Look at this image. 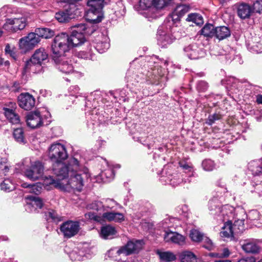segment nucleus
Wrapping results in <instances>:
<instances>
[{
  "instance_id": "27",
  "label": "nucleus",
  "mask_w": 262,
  "mask_h": 262,
  "mask_svg": "<svg viewBox=\"0 0 262 262\" xmlns=\"http://www.w3.org/2000/svg\"><path fill=\"white\" fill-rule=\"evenodd\" d=\"M235 232L232 228V222H226L220 232L221 236L226 238H232Z\"/></svg>"
},
{
  "instance_id": "13",
  "label": "nucleus",
  "mask_w": 262,
  "mask_h": 262,
  "mask_svg": "<svg viewBox=\"0 0 262 262\" xmlns=\"http://www.w3.org/2000/svg\"><path fill=\"white\" fill-rule=\"evenodd\" d=\"M185 55L190 59H197L205 56V52L196 43L189 45L183 48Z\"/></svg>"
},
{
  "instance_id": "18",
  "label": "nucleus",
  "mask_w": 262,
  "mask_h": 262,
  "mask_svg": "<svg viewBox=\"0 0 262 262\" xmlns=\"http://www.w3.org/2000/svg\"><path fill=\"white\" fill-rule=\"evenodd\" d=\"M259 242V240L253 238L245 240L241 245L242 248L247 253H258L260 250Z\"/></svg>"
},
{
  "instance_id": "56",
  "label": "nucleus",
  "mask_w": 262,
  "mask_h": 262,
  "mask_svg": "<svg viewBox=\"0 0 262 262\" xmlns=\"http://www.w3.org/2000/svg\"><path fill=\"white\" fill-rule=\"evenodd\" d=\"M41 190V187L40 186L37 184H33L31 186L30 192L37 194L40 193Z\"/></svg>"
},
{
  "instance_id": "53",
  "label": "nucleus",
  "mask_w": 262,
  "mask_h": 262,
  "mask_svg": "<svg viewBox=\"0 0 262 262\" xmlns=\"http://www.w3.org/2000/svg\"><path fill=\"white\" fill-rule=\"evenodd\" d=\"M14 48L10 47L9 44H7L5 47V52L7 54H9L14 59L16 58V54L14 51Z\"/></svg>"
},
{
  "instance_id": "49",
  "label": "nucleus",
  "mask_w": 262,
  "mask_h": 262,
  "mask_svg": "<svg viewBox=\"0 0 262 262\" xmlns=\"http://www.w3.org/2000/svg\"><path fill=\"white\" fill-rule=\"evenodd\" d=\"M202 241L204 243L203 247L209 250H211L213 249L214 245L211 239H210L208 237L205 236L204 237Z\"/></svg>"
},
{
  "instance_id": "21",
  "label": "nucleus",
  "mask_w": 262,
  "mask_h": 262,
  "mask_svg": "<svg viewBox=\"0 0 262 262\" xmlns=\"http://www.w3.org/2000/svg\"><path fill=\"white\" fill-rule=\"evenodd\" d=\"M180 175L178 173L172 174L169 173L167 176L163 175L160 179L162 183L165 184H169L172 186H176L180 184L183 180L180 178Z\"/></svg>"
},
{
  "instance_id": "58",
  "label": "nucleus",
  "mask_w": 262,
  "mask_h": 262,
  "mask_svg": "<svg viewBox=\"0 0 262 262\" xmlns=\"http://www.w3.org/2000/svg\"><path fill=\"white\" fill-rule=\"evenodd\" d=\"M237 262H255V259L253 256H248L240 259Z\"/></svg>"
},
{
  "instance_id": "3",
  "label": "nucleus",
  "mask_w": 262,
  "mask_h": 262,
  "mask_svg": "<svg viewBox=\"0 0 262 262\" xmlns=\"http://www.w3.org/2000/svg\"><path fill=\"white\" fill-rule=\"evenodd\" d=\"M142 241L136 240L129 241L127 244L121 246L119 249H111L108 254L113 260L119 262H137L136 258H128L127 256L132 254L137 253L142 248Z\"/></svg>"
},
{
  "instance_id": "37",
  "label": "nucleus",
  "mask_w": 262,
  "mask_h": 262,
  "mask_svg": "<svg viewBox=\"0 0 262 262\" xmlns=\"http://www.w3.org/2000/svg\"><path fill=\"white\" fill-rule=\"evenodd\" d=\"M201 34L204 36L212 37L214 36L215 28L211 24H206L201 30Z\"/></svg>"
},
{
  "instance_id": "35",
  "label": "nucleus",
  "mask_w": 262,
  "mask_h": 262,
  "mask_svg": "<svg viewBox=\"0 0 262 262\" xmlns=\"http://www.w3.org/2000/svg\"><path fill=\"white\" fill-rule=\"evenodd\" d=\"M13 137L15 141L20 144H25L27 143L23 129L21 128H16L14 130Z\"/></svg>"
},
{
  "instance_id": "26",
  "label": "nucleus",
  "mask_w": 262,
  "mask_h": 262,
  "mask_svg": "<svg viewBox=\"0 0 262 262\" xmlns=\"http://www.w3.org/2000/svg\"><path fill=\"white\" fill-rule=\"evenodd\" d=\"M252 12L251 7L248 4H241L237 9V14L242 19L249 18Z\"/></svg>"
},
{
  "instance_id": "45",
  "label": "nucleus",
  "mask_w": 262,
  "mask_h": 262,
  "mask_svg": "<svg viewBox=\"0 0 262 262\" xmlns=\"http://www.w3.org/2000/svg\"><path fill=\"white\" fill-rule=\"evenodd\" d=\"M179 164L180 167L182 168L185 172L190 173V176L193 175V168L192 164L186 163L183 161H180Z\"/></svg>"
},
{
  "instance_id": "41",
  "label": "nucleus",
  "mask_w": 262,
  "mask_h": 262,
  "mask_svg": "<svg viewBox=\"0 0 262 262\" xmlns=\"http://www.w3.org/2000/svg\"><path fill=\"white\" fill-rule=\"evenodd\" d=\"M0 187L2 190L9 192L15 189V185L10 179H6L1 183Z\"/></svg>"
},
{
  "instance_id": "51",
  "label": "nucleus",
  "mask_w": 262,
  "mask_h": 262,
  "mask_svg": "<svg viewBox=\"0 0 262 262\" xmlns=\"http://www.w3.org/2000/svg\"><path fill=\"white\" fill-rule=\"evenodd\" d=\"M101 176H105L108 180H112L114 177V172L112 169H106L101 173Z\"/></svg>"
},
{
  "instance_id": "34",
  "label": "nucleus",
  "mask_w": 262,
  "mask_h": 262,
  "mask_svg": "<svg viewBox=\"0 0 262 262\" xmlns=\"http://www.w3.org/2000/svg\"><path fill=\"white\" fill-rule=\"evenodd\" d=\"M161 260L165 262H170L176 259V255L170 251L162 252L159 250L157 252Z\"/></svg>"
},
{
  "instance_id": "1",
  "label": "nucleus",
  "mask_w": 262,
  "mask_h": 262,
  "mask_svg": "<svg viewBox=\"0 0 262 262\" xmlns=\"http://www.w3.org/2000/svg\"><path fill=\"white\" fill-rule=\"evenodd\" d=\"M48 157L53 163V171L55 174L64 178L71 171L75 173H82L85 167H82L78 160L73 158L65 164L63 161L68 158L65 146L60 143L52 144L49 148Z\"/></svg>"
},
{
  "instance_id": "50",
  "label": "nucleus",
  "mask_w": 262,
  "mask_h": 262,
  "mask_svg": "<svg viewBox=\"0 0 262 262\" xmlns=\"http://www.w3.org/2000/svg\"><path fill=\"white\" fill-rule=\"evenodd\" d=\"M251 49L253 52L256 53L262 52V39L253 45Z\"/></svg>"
},
{
  "instance_id": "63",
  "label": "nucleus",
  "mask_w": 262,
  "mask_h": 262,
  "mask_svg": "<svg viewBox=\"0 0 262 262\" xmlns=\"http://www.w3.org/2000/svg\"><path fill=\"white\" fill-rule=\"evenodd\" d=\"M256 102L258 104H262V95H258L256 96Z\"/></svg>"
},
{
  "instance_id": "6",
  "label": "nucleus",
  "mask_w": 262,
  "mask_h": 262,
  "mask_svg": "<svg viewBox=\"0 0 262 262\" xmlns=\"http://www.w3.org/2000/svg\"><path fill=\"white\" fill-rule=\"evenodd\" d=\"M104 0H88L87 10L88 19L95 24L102 20L101 12L104 5Z\"/></svg>"
},
{
  "instance_id": "55",
  "label": "nucleus",
  "mask_w": 262,
  "mask_h": 262,
  "mask_svg": "<svg viewBox=\"0 0 262 262\" xmlns=\"http://www.w3.org/2000/svg\"><path fill=\"white\" fill-rule=\"evenodd\" d=\"M208 88V84L206 82L201 81L197 84V89L199 91L204 92Z\"/></svg>"
},
{
  "instance_id": "7",
  "label": "nucleus",
  "mask_w": 262,
  "mask_h": 262,
  "mask_svg": "<svg viewBox=\"0 0 262 262\" xmlns=\"http://www.w3.org/2000/svg\"><path fill=\"white\" fill-rule=\"evenodd\" d=\"M86 29V26L83 24H78L72 28L71 35L70 36L68 35L71 48L77 47L84 42L85 37L83 34Z\"/></svg>"
},
{
  "instance_id": "31",
  "label": "nucleus",
  "mask_w": 262,
  "mask_h": 262,
  "mask_svg": "<svg viewBox=\"0 0 262 262\" xmlns=\"http://www.w3.org/2000/svg\"><path fill=\"white\" fill-rule=\"evenodd\" d=\"M237 214L235 216L234 219H232V228L233 229L235 234H238L242 232L245 230L244 219H239L236 217Z\"/></svg>"
},
{
  "instance_id": "8",
  "label": "nucleus",
  "mask_w": 262,
  "mask_h": 262,
  "mask_svg": "<svg viewBox=\"0 0 262 262\" xmlns=\"http://www.w3.org/2000/svg\"><path fill=\"white\" fill-rule=\"evenodd\" d=\"M48 55L44 48H39L36 50L30 59L26 62L25 70L33 71V68L34 66H40L43 61L48 59Z\"/></svg>"
},
{
  "instance_id": "28",
  "label": "nucleus",
  "mask_w": 262,
  "mask_h": 262,
  "mask_svg": "<svg viewBox=\"0 0 262 262\" xmlns=\"http://www.w3.org/2000/svg\"><path fill=\"white\" fill-rule=\"evenodd\" d=\"M179 258L181 262H196V257L190 251H184L179 253Z\"/></svg>"
},
{
  "instance_id": "36",
  "label": "nucleus",
  "mask_w": 262,
  "mask_h": 262,
  "mask_svg": "<svg viewBox=\"0 0 262 262\" xmlns=\"http://www.w3.org/2000/svg\"><path fill=\"white\" fill-rule=\"evenodd\" d=\"M92 47L85 50L80 51L78 53V56L85 59H90L94 60L96 59L95 54L94 53Z\"/></svg>"
},
{
  "instance_id": "43",
  "label": "nucleus",
  "mask_w": 262,
  "mask_h": 262,
  "mask_svg": "<svg viewBox=\"0 0 262 262\" xmlns=\"http://www.w3.org/2000/svg\"><path fill=\"white\" fill-rule=\"evenodd\" d=\"M84 253L78 249L74 250L69 254V257L73 261H80L83 260Z\"/></svg>"
},
{
  "instance_id": "48",
  "label": "nucleus",
  "mask_w": 262,
  "mask_h": 262,
  "mask_svg": "<svg viewBox=\"0 0 262 262\" xmlns=\"http://www.w3.org/2000/svg\"><path fill=\"white\" fill-rule=\"evenodd\" d=\"M221 115L217 113H215L213 115H210L209 116L206 123L207 124L211 125L213 123H214L215 121L221 119Z\"/></svg>"
},
{
  "instance_id": "46",
  "label": "nucleus",
  "mask_w": 262,
  "mask_h": 262,
  "mask_svg": "<svg viewBox=\"0 0 262 262\" xmlns=\"http://www.w3.org/2000/svg\"><path fill=\"white\" fill-rule=\"evenodd\" d=\"M202 165L206 171H212L215 167L214 162L210 159H205L203 161Z\"/></svg>"
},
{
  "instance_id": "5",
  "label": "nucleus",
  "mask_w": 262,
  "mask_h": 262,
  "mask_svg": "<svg viewBox=\"0 0 262 262\" xmlns=\"http://www.w3.org/2000/svg\"><path fill=\"white\" fill-rule=\"evenodd\" d=\"M71 48V44L69 42L68 35L62 33L56 35L52 44L53 59L63 57L65 53L68 52Z\"/></svg>"
},
{
  "instance_id": "52",
  "label": "nucleus",
  "mask_w": 262,
  "mask_h": 262,
  "mask_svg": "<svg viewBox=\"0 0 262 262\" xmlns=\"http://www.w3.org/2000/svg\"><path fill=\"white\" fill-rule=\"evenodd\" d=\"M8 165L2 162H0V176L6 175L9 171Z\"/></svg>"
},
{
  "instance_id": "60",
  "label": "nucleus",
  "mask_w": 262,
  "mask_h": 262,
  "mask_svg": "<svg viewBox=\"0 0 262 262\" xmlns=\"http://www.w3.org/2000/svg\"><path fill=\"white\" fill-rule=\"evenodd\" d=\"M254 191L258 193L259 196L262 195V184H257L254 189Z\"/></svg>"
},
{
  "instance_id": "64",
  "label": "nucleus",
  "mask_w": 262,
  "mask_h": 262,
  "mask_svg": "<svg viewBox=\"0 0 262 262\" xmlns=\"http://www.w3.org/2000/svg\"><path fill=\"white\" fill-rule=\"evenodd\" d=\"M171 220H173V219H166L164 221V223L167 224V227H169L171 225H169V222H171Z\"/></svg>"
},
{
  "instance_id": "9",
  "label": "nucleus",
  "mask_w": 262,
  "mask_h": 262,
  "mask_svg": "<svg viewBox=\"0 0 262 262\" xmlns=\"http://www.w3.org/2000/svg\"><path fill=\"white\" fill-rule=\"evenodd\" d=\"M27 25V18L24 16L7 19L4 28L10 32H16L23 30Z\"/></svg>"
},
{
  "instance_id": "14",
  "label": "nucleus",
  "mask_w": 262,
  "mask_h": 262,
  "mask_svg": "<svg viewBox=\"0 0 262 262\" xmlns=\"http://www.w3.org/2000/svg\"><path fill=\"white\" fill-rule=\"evenodd\" d=\"M56 64L57 69L65 74H69L74 72V68L71 61L64 57L53 59Z\"/></svg>"
},
{
  "instance_id": "22",
  "label": "nucleus",
  "mask_w": 262,
  "mask_h": 262,
  "mask_svg": "<svg viewBox=\"0 0 262 262\" xmlns=\"http://www.w3.org/2000/svg\"><path fill=\"white\" fill-rule=\"evenodd\" d=\"M116 205V202L111 199H106L105 200V204L103 205L102 203L100 201L95 202L93 204V209L97 211H105L108 208H113Z\"/></svg>"
},
{
  "instance_id": "29",
  "label": "nucleus",
  "mask_w": 262,
  "mask_h": 262,
  "mask_svg": "<svg viewBox=\"0 0 262 262\" xmlns=\"http://www.w3.org/2000/svg\"><path fill=\"white\" fill-rule=\"evenodd\" d=\"M230 35V31L228 28L221 26L215 28L214 36L219 40H222Z\"/></svg>"
},
{
  "instance_id": "15",
  "label": "nucleus",
  "mask_w": 262,
  "mask_h": 262,
  "mask_svg": "<svg viewBox=\"0 0 262 262\" xmlns=\"http://www.w3.org/2000/svg\"><path fill=\"white\" fill-rule=\"evenodd\" d=\"M27 125L32 128L39 127L44 124V121L38 111L31 112L26 116Z\"/></svg>"
},
{
  "instance_id": "19",
  "label": "nucleus",
  "mask_w": 262,
  "mask_h": 262,
  "mask_svg": "<svg viewBox=\"0 0 262 262\" xmlns=\"http://www.w3.org/2000/svg\"><path fill=\"white\" fill-rule=\"evenodd\" d=\"M190 9V7L189 5H178L174 9L168 19H171L174 23L178 21L183 16L189 11Z\"/></svg>"
},
{
  "instance_id": "23",
  "label": "nucleus",
  "mask_w": 262,
  "mask_h": 262,
  "mask_svg": "<svg viewBox=\"0 0 262 262\" xmlns=\"http://www.w3.org/2000/svg\"><path fill=\"white\" fill-rule=\"evenodd\" d=\"M4 114L10 122L14 124L20 123L19 115L16 113L15 110L9 108H4Z\"/></svg>"
},
{
  "instance_id": "44",
  "label": "nucleus",
  "mask_w": 262,
  "mask_h": 262,
  "mask_svg": "<svg viewBox=\"0 0 262 262\" xmlns=\"http://www.w3.org/2000/svg\"><path fill=\"white\" fill-rule=\"evenodd\" d=\"M171 0H154L153 8L162 9L167 6Z\"/></svg>"
},
{
  "instance_id": "33",
  "label": "nucleus",
  "mask_w": 262,
  "mask_h": 262,
  "mask_svg": "<svg viewBox=\"0 0 262 262\" xmlns=\"http://www.w3.org/2000/svg\"><path fill=\"white\" fill-rule=\"evenodd\" d=\"M248 168L252 171L253 174L257 175L262 173L261 159L256 161H253L250 162L248 165Z\"/></svg>"
},
{
  "instance_id": "61",
  "label": "nucleus",
  "mask_w": 262,
  "mask_h": 262,
  "mask_svg": "<svg viewBox=\"0 0 262 262\" xmlns=\"http://www.w3.org/2000/svg\"><path fill=\"white\" fill-rule=\"evenodd\" d=\"M153 76H151V78L156 79V80H159V77H161V75L159 74L158 70L154 69L153 70Z\"/></svg>"
},
{
  "instance_id": "2",
  "label": "nucleus",
  "mask_w": 262,
  "mask_h": 262,
  "mask_svg": "<svg viewBox=\"0 0 262 262\" xmlns=\"http://www.w3.org/2000/svg\"><path fill=\"white\" fill-rule=\"evenodd\" d=\"M56 178L50 176L45 180V184L51 185L61 190L70 191V189L81 191L83 186V179H88L90 175L87 168H84L82 173H75L71 171L64 178L55 174Z\"/></svg>"
},
{
  "instance_id": "42",
  "label": "nucleus",
  "mask_w": 262,
  "mask_h": 262,
  "mask_svg": "<svg viewBox=\"0 0 262 262\" xmlns=\"http://www.w3.org/2000/svg\"><path fill=\"white\" fill-rule=\"evenodd\" d=\"M27 199L31 201V202L28 203V206H36V208H41L43 206L42 200L37 196L30 195L27 197Z\"/></svg>"
},
{
  "instance_id": "4",
  "label": "nucleus",
  "mask_w": 262,
  "mask_h": 262,
  "mask_svg": "<svg viewBox=\"0 0 262 262\" xmlns=\"http://www.w3.org/2000/svg\"><path fill=\"white\" fill-rule=\"evenodd\" d=\"M208 206L210 214L217 215L219 220L232 222V219H234L236 215V210L233 207L229 205L220 207L219 202L216 199L210 200Z\"/></svg>"
},
{
  "instance_id": "38",
  "label": "nucleus",
  "mask_w": 262,
  "mask_h": 262,
  "mask_svg": "<svg viewBox=\"0 0 262 262\" xmlns=\"http://www.w3.org/2000/svg\"><path fill=\"white\" fill-rule=\"evenodd\" d=\"M186 20L187 21H192L196 25H201L203 24L202 16L200 14L196 13L189 14Z\"/></svg>"
},
{
  "instance_id": "12",
  "label": "nucleus",
  "mask_w": 262,
  "mask_h": 262,
  "mask_svg": "<svg viewBox=\"0 0 262 262\" xmlns=\"http://www.w3.org/2000/svg\"><path fill=\"white\" fill-rule=\"evenodd\" d=\"M44 166L42 163L37 161L31 165L30 168L25 171V176L30 180L35 181L41 177L43 174Z\"/></svg>"
},
{
  "instance_id": "54",
  "label": "nucleus",
  "mask_w": 262,
  "mask_h": 262,
  "mask_svg": "<svg viewBox=\"0 0 262 262\" xmlns=\"http://www.w3.org/2000/svg\"><path fill=\"white\" fill-rule=\"evenodd\" d=\"M253 10L260 13L262 11V1H256L253 5Z\"/></svg>"
},
{
  "instance_id": "47",
  "label": "nucleus",
  "mask_w": 262,
  "mask_h": 262,
  "mask_svg": "<svg viewBox=\"0 0 262 262\" xmlns=\"http://www.w3.org/2000/svg\"><path fill=\"white\" fill-rule=\"evenodd\" d=\"M154 0H140L139 7L142 10H148L153 7Z\"/></svg>"
},
{
  "instance_id": "62",
  "label": "nucleus",
  "mask_w": 262,
  "mask_h": 262,
  "mask_svg": "<svg viewBox=\"0 0 262 262\" xmlns=\"http://www.w3.org/2000/svg\"><path fill=\"white\" fill-rule=\"evenodd\" d=\"M85 216L86 219L96 220V216L92 212H88L85 214Z\"/></svg>"
},
{
  "instance_id": "40",
  "label": "nucleus",
  "mask_w": 262,
  "mask_h": 262,
  "mask_svg": "<svg viewBox=\"0 0 262 262\" xmlns=\"http://www.w3.org/2000/svg\"><path fill=\"white\" fill-rule=\"evenodd\" d=\"M189 236L191 240L194 242H200L204 237L202 232L199 230L195 229L190 230Z\"/></svg>"
},
{
  "instance_id": "59",
  "label": "nucleus",
  "mask_w": 262,
  "mask_h": 262,
  "mask_svg": "<svg viewBox=\"0 0 262 262\" xmlns=\"http://www.w3.org/2000/svg\"><path fill=\"white\" fill-rule=\"evenodd\" d=\"M230 252L228 248H224L222 252L220 253V256L222 257H227L229 256Z\"/></svg>"
},
{
  "instance_id": "25",
  "label": "nucleus",
  "mask_w": 262,
  "mask_h": 262,
  "mask_svg": "<svg viewBox=\"0 0 262 262\" xmlns=\"http://www.w3.org/2000/svg\"><path fill=\"white\" fill-rule=\"evenodd\" d=\"M117 231L114 227L106 225L102 227L100 236L104 239H111L114 237Z\"/></svg>"
},
{
  "instance_id": "11",
  "label": "nucleus",
  "mask_w": 262,
  "mask_h": 262,
  "mask_svg": "<svg viewBox=\"0 0 262 262\" xmlns=\"http://www.w3.org/2000/svg\"><path fill=\"white\" fill-rule=\"evenodd\" d=\"M79 227V222L68 221L61 225L60 229L65 237L71 238L78 233Z\"/></svg>"
},
{
  "instance_id": "39",
  "label": "nucleus",
  "mask_w": 262,
  "mask_h": 262,
  "mask_svg": "<svg viewBox=\"0 0 262 262\" xmlns=\"http://www.w3.org/2000/svg\"><path fill=\"white\" fill-rule=\"evenodd\" d=\"M103 40L96 43V46L94 47V50H97L100 53L105 52L110 47L109 43L106 41V38L103 37Z\"/></svg>"
},
{
  "instance_id": "10",
  "label": "nucleus",
  "mask_w": 262,
  "mask_h": 262,
  "mask_svg": "<svg viewBox=\"0 0 262 262\" xmlns=\"http://www.w3.org/2000/svg\"><path fill=\"white\" fill-rule=\"evenodd\" d=\"M40 40V38L36 35L35 32H31L27 36L19 39V48L24 52H26L33 49L39 42Z\"/></svg>"
},
{
  "instance_id": "17",
  "label": "nucleus",
  "mask_w": 262,
  "mask_h": 262,
  "mask_svg": "<svg viewBox=\"0 0 262 262\" xmlns=\"http://www.w3.org/2000/svg\"><path fill=\"white\" fill-rule=\"evenodd\" d=\"M164 239L165 242L171 243L179 245H183L185 243V237L177 232L171 230L165 231Z\"/></svg>"
},
{
  "instance_id": "20",
  "label": "nucleus",
  "mask_w": 262,
  "mask_h": 262,
  "mask_svg": "<svg viewBox=\"0 0 262 262\" xmlns=\"http://www.w3.org/2000/svg\"><path fill=\"white\" fill-rule=\"evenodd\" d=\"M158 43L162 47H166L171 44L175 39L176 37L169 33H163L160 29L158 30Z\"/></svg>"
},
{
  "instance_id": "32",
  "label": "nucleus",
  "mask_w": 262,
  "mask_h": 262,
  "mask_svg": "<svg viewBox=\"0 0 262 262\" xmlns=\"http://www.w3.org/2000/svg\"><path fill=\"white\" fill-rule=\"evenodd\" d=\"M35 32L39 38L40 37L49 38L54 35V31L49 28H37Z\"/></svg>"
},
{
  "instance_id": "30",
  "label": "nucleus",
  "mask_w": 262,
  "mask_h": 262,
  "mask_svg": "<svg viewBox=\"0 0 262 262\" xmlns=\"http://www.w3.org/2000/svg\"><path fill=\"white\" fill-rule=\"evenodd\" d=\"M45 219L48 222H53L57 224L62 221V217L55 210L50 209L45 212Z\"/></svg>"
},
{
  "instance_id": "16",
  "label": "nucleus",
  "mask_w": 262,
  "mask_h": 262,
  "mask_svg": "<svg viewBox=\"0 0 262 262\" xmlns=\"http://www.w3.org/2000/svg\"><path fill=\"white\" fill-rule=\"evenodd\" d=\"M18 105L25 110H30L35 104L34 97L28 93H22L18 97Z\"/></svg>"
},
{
  "instance_id": "57",
  "label": "nucleus",
  "mask_w": 262,
  "mask_h": 262,
  "mask_svg": "<svg viewBox=\"0 0 262 262\" xmlns=\"http://www.w3.org/2000/svg\"><path fill=\"white\" fill-rule=\"evenodd\" d=\"M25 1L27 5L32 6L34 8L39 6L41 3V0H25Z\"/></svg>"
},
{
  "instance_id": "24",
  "label": "nucleus",
  "mask_w": 262,
  "mask_h": 262,
  "mask_svg": "<svg viewBox=\"0 0 262 262\" xmlns=\"http://www.w3.org/2000/svg\"><path fill=\"white\" fill-rule=\"evenodd\" d=\"M103 219L105 221L116 222H120L124 220V215L121 213H116L113 212H106L102 214Z\"/></svg>"
}]
</instances>
